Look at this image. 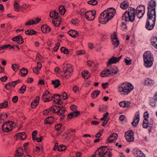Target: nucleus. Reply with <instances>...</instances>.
I'll return each mask as SVG.
<instances>
[{
    "label": "nucleus",
    "mask_w": 157,
    "mask_h": 157,
    "mask_svg": "<svg viewBox=\"0 0 157 157\" xmlns=\"http://www.w3.org/2000/svg\"><path fill=\"white\" fill-rule=\"evenodd\" d=\"M118 137L117 134L115 133L111 134L107 140V143H112L115 141Z\"/></svg>",
    "instance_id": "ddd939ff"
},
{
    "label": "nucleus",
    "mask_w": 157,
    "mask_h": 157,
    "mask_svg": "<svg viewBox=\"0 0 157 157\" xmlns=\"http://www.w3.org/2000/svg\"><path fill=\"white\" fill-rule=\"evenodd\" d=\"M134 133L132 130H128L125 133V137L126 140L129 142L134 140Z\"/></svg>",
    "instance_id": "6e6552de"
},
{
    "label": "nucleus",
    "mask_w": 157,
    "mask_h": 157,
    "mask_svg": "<svg viewBox=\"0 0 157 157\" xmlns=\"http://www.w3.org/2000/svg\"><path fill=\"white\" fill-rule=\"evenodd\" d=\"M62 19L59 17H57L54 18L52 20V23L54 26H59L62 22Z\"/></svg>",
    "instance_id": "f3484780"
},
{
    "label": "nucleus",
    "mask_w": 157,
    "mask_h": 157,
    "mask_svg": "<svg viewBox=\"0 0 157 157\" xmlns=\"http://www.w3.org/2000/svg\"><path fill=\"white\" fill-rule=\"evenodd\" d=\"M59 10L60 14L62 15H63L66 12L65 8L63 6H60L59 8Z\"/></svg>",
    "instance_id": "c9c22d12"
},
{
    "label": "nucleus",
    "mask_w": 157,
    "mask_h": 157,
    "mask_svg": "<svg viewBox=\"0 0 157 157\" xmlns=\"http://www.w3.org/2000/svg\"><path fill=\"white\" fill-rule=\"evenodd\" d=\"M65 110V108L63 107H60L59 109V112L57 113V115H60L64 113Z\"/></svg>",
    "instance_id": "a18cd8bd"
},
{
    "label": "nucleus",
    "mask_w": 157,
    "mask_h": 157,
    "mask_svg": "<svg viewBox=\"0 0 157 157\" xmlns=\"http://www.w3.org/2000/svg\"><path fill=\"white\" fill-rule=\"evenodd\" d=\"M41 30L44 33H47L50 31L51 29L48 25H44L41 27Z\"/></svg>",
    "instance_id": "4be33fe9"
},
{
    "label": "nucleus",
    "mask_w": 157,
    "mask_h": 157,
    "mask_svg": "<svg viewBox=\"0 0 157 157\" xmlns=\"http://www.w3.org/2000/svg\"><path fill=\"white\" fill-rule=\"evenodd\" d=\"M122 57V56H121L118 58L114 56L112 57L110 59H109L108 61L107 62V65L109 66L113 64L117 63V62H118L120 61Z\"/></svg>",
    "instance_id": "9b49d317"
},
{
    "label": "nucleus",
    "mask_w": 157,
    "mask_h": 157,
    "mask_svg": "<svg viewBox=\"0 0 157 157\" xmlns=\"http://www.w3.org/2000/svg\"><path fill=\"white\" fill-rule=\"evenodd\" d=\"M154 81L152 79L147 78L144 81V84L146 85L151 86L154 84Z\"/></svg>",
    "instance_id": "bb28decb"
},
{
    "label": "nucleus",
    "mask_w": 157,
    "mask_h": 157,
    "mask_svg": "<svg viewBox=\"0 0 157 157\" xmlns=\"http://www.w3.org/2000/svg\"><path fill=\"white\" fill-rule=\"evenodd\" d=\"M13 125V122L11 121H8L5 122L3 125V128H4V126H6L7 127H9V128L10 129L12 127Z\"/></svg>",
    "instance_id": "2f4dec72"
},
{
    "label": "nucleus",
    "mask_w": 157,
    "mask_h": 157,
    "mask_svg": "<svg viewBox=\"0 0 157 157\" xmlns=\"http://www.w3.org/2000/svg\"><path fill=\"white\" fill-rule=\"evenodd\" d=\"M37 67H38V69H37L36 71H40L42 67V64L41 63L38 62L37 63Z\"/></svg>",
    "instance_id": "0e129e2a"
},
{
    "label": "nucleus",
    "mask_w": 157,
    "mask_h": 157,
    "mask_svg": "<svg viewBox=\"0 0 157 157\" xmlns=\"http://www.w3.org/2000/svg\"><path fill=\"white\" fill-rule=\"evenodd\" d=\"M28 72L27 69L23 68L20 70L21 75L22 77H25L27 75Z\"/></svg>",
    "instance_id": "7c9ffc66"
},
{
    "label": "nucleus",
    "mask_w": 157,
    "mask_h": 157,
    "mask_svg": "<svg viewBox=\"0 0 157 157\" xmlns=\"http://www.w3.org/2000/svg\"><path fill=\"white\" fill-rule=\"evenodd\" d=\"M61 52L64 54H67L69 53L68 50L64 47H62L61 48Z\"/></svg>",
    "instance_id": "864d4df0"
},
{
    "label": "nucleus",
    "mask_w": 157,
    "mask_h": 157,
    "mask_svg": "<svg viewBox=\"0 0 157 157\" xmlns=\"http://www.w3.org/2000/svg\"><path fill=\"white\" fill-rule=\"evenodd\" d=\"M131 104V102L129 101H124L119 102V105L122 107L127 108L129 107Z\"/></svg>",
    "instance_id": "a211bd4d"
},
{
    "label": "nucleus",
    "mask_w": 157,
    "mask_h": 157,
    "mask_svg": "<svg viewBox=\"0 0 157 157\" xmlns=\"http://www.w3.org/2000/svg\"><path fill=\"white\" fill-rule=\"evenodd\" d=\"M145 12V7L144 5H139L136 10L133 8H129L122 17V19L125 21L133 22L136 15L138 18H141L143 16Z\"/></svg>",
    "instance_id": "f257e3e1"
},
{
    "label": "nucleus",
    "mask_w": 157,
    "mask_h": 157,
    "mask_svg": "<svg viewBox=\"0 0 157 157\" xmlns=\"http://www.w3.org/2000/svg\"><path fill=\"white\" fill-rule=\"evenodd\" d=\"M71 109L74 112H77L76 111V108L77 107L76 105H73L72 106H71Z\"/></svg>",
    "instance_id": "680f3d73"
},
{
    "label": "nucleus",
    "mask_w": 157,
    "mask_h": 157,
    "mask_svg": "<svg viewBox=\"0 0 157 157\" xmlns=\"http://www.w3.org/2000/svg\"><path fill=\"white\" fill-rule=\"evenodd\" d=\"M7 116L6 114L5 113L2 114L0 115V118L1 120H4L7 118Z\"/></svg>",
    "instance_id": "603ef678"
},
{
    "label": "nucleus",
    "mask_w": 157,
    "mask_h": 157,
    "mask_svg": "<svg viewBox=\"0 0 157 157\" xmlns=\"http://www.w3.org/2000/svg\"><path fill=\"white\" fill-rule=\"evenodd\" d=\"M151 43L152 45L155 48L157 49V37L154 36L151 39Z\"/></svg>",
    "instance_id": "5701e85b"
},
{
    "label": "nucleus",
    "mask_w": 157,
    "mask_h": 157,
    "mask_svg": "<svg viewBox=\"0 0 157 157\" xmlns=\"http://www.w3.org/2000/svg\"><path fill=\"white\" fill-rule=\"evenodd\" d=\"M121 29L122 30H125L127 29L126 25L124 22H122L121 26Z\"/></svg>",
    "instance_id": "4d7b16f0"
},
{
    "label": "nucleus",
    "mask_w": 157,
    "mask_h": 157,
    "mask_svg": "<svg viewBox=\"0 0 157 157\" xmlns=\"http://www.w3.org/2000/svg\"><path fill=\"white\" fill-rule=\"evenodd\" d=\"M96 11L94 10L89 11L85 13V17L89 21H92L94 19Z\"/></svg>",
    "instance_id": "9d476101"
},
{
    "label": "nucleus",
    "mask_w": 157,
    "mask_h": 157,
    "mask_svg": "<svg viewBox=\"0 0 157 157\" xmlns=\"http://www.w3.org/2000/svg\"><path fill=\"white\" fill-rule=\"evenodd\" d=\"M100 92L99 90H95L91 94V97L93 99H95L97 97L98 95L100 94Z\"/></svg>",
    "instance_id": "f704fd0d"
},
{
    "label": "nucleus",
    "mask_w": 157,
    "mask_h": 157,
    "mask_svg": "<svg viewBox=\"0 0 157 157\" xmlns=\"http://www.w3.org/2000/svg\"><path fill=\"white\" fill-rule=\"evenodd\" d=\"M19 148H17L14 154V157H20Z\"/></svg>",
    "instance_id": "bf43d9fd"
},
{
    "label": "nucleus",
    "mask_w": 157,
    "mask_h": 157,
    "mask_svg": "<svg viewBox=\"0 0 157 157\" xmlns=\"http://www.w3.org/2000/svg\"><path fill=\"white\" fill-rule=\"evenodd\" d=\"M50 108L44 110L43 112L44 114L45 115H47L49 113V112L51 111V110H50Z\"/></svg>",
    "instance_id": "69168bd1"
},
{
    "label": "nucleus",
    "mask_w": 157,
    "mask_h": 157,
    "mask_svg": "<svg viewBox=\"0 0 157 157\" xmlns=\"http://www.w3.org/2000/svg\"><path fill=\"white\" fill-rule=\"evenodd\" d=\"M110 73L109 70L107 69L102 71L100 75L102 77H105L110 76L111 75Z\"/></svg>",
    "instance_id": "a878e982"
},
{
    "label": "nucleus",
    "mask_w": 157,
    "mask_h": 157,
    "mask_svg": "<svg viewBox=\"0 0 157 157\" xmlns=\"http://www.w3.org/2000/svg\"><path fill=\"white\" fill-rule=\"evenodd\" d=\"M103 130L100 131H99V132L97 133L95 135V137L98 138L100 137L101 136L102 134L103 133Z\"/></svg>",
    "instance_id": "052dcab7"
},
{
    "label": "nucleus",
    "mask_w": 157,
    "mask_h": 157,
    "mask_svg": "<svg viewBox=\"0 0 157 157\" xmlns=\"http://www.w3.org/2000/svg\"><path fill=\"white\" fill-rule=\"evenodd\" d=\"M144 65L147 67H150L153 64V58H147L146 59H144Z\"/></svg>",
    "instance_id": "dca6fc26"
},
{
    "label": "nucleus",
    "mask_w": 157,
    "mask_h": 157,
    "mask_svg": "<svg viewBox=\"0 0 157 157\" xmlns=\"http://www.w3.org/2000/svg\"><path fill=\"white\" fill-rule=\"evenodd\" d=\"M120 7L123 9H126L129 6V3L126 1H124L120 5Z\"/></svg>",
    "instance_id": "c756f323"
},
{
    "label": "nucleus",
    "mask_w": 157,
    "mask_h": 157,
    "mask_svg": "<svg viewBox=\"0 0 157 157\" xmlns=\"http://www.w3.org/2000/svg\"><path fill=\"white\" fill-rule=\"evenodd\" d=\"M155 6V2L153 0H151L148 3L147 15L156 16Z\"/></svg>",
    "instance_id": "0eeeda50"
},
{
    "label": "nucleus",
    "mask_w": 157,
    "mask_h": 157,
    "mask_svg": "<svg viewBox=\"0 0 157 157\" xmlns=\"http://www.w3.org/2000/svg\"><path fill=\"white\" fill-rule=\"evenodd\" d=\"M26 137V136L25 132H23L20 133V140H24Z\"/></svg>",
    "instance_id": "8fccbe9b"
},
{
    "label": "nucleus",
    "mask_w": 157,
    "mask_h": 157,
    "mask_svg": "<svg viewBox=\"0 0 157 157\" xmlns=\"http://www.w3.org/2000/svg\"><path fill=\"white\" fill-rule=\"evenodd\" d=\"M133 153L136 157H145V155L141 151L136 148L134 149Z\"/></svg>",
    "instance_id": "4468645a"
},
{
    "label": "nucleus",
    "mask_w": 157,
    "mask_h": 157,
    "mask_svg": "<svg viewBox=\"0 0 157 157\" xmlns=\"http://www.w3.org/2000/svg\"><path fill=\"white\" fill-rule=\"evenodd\" d=\"M26 86L23 85L20 88V93L23 94L26 90Z\"/></svg>",
    "instance_id": "13d9d810"
},
{
    "label": "nucleus",
    "mask_w": 157,
    "mask_h": 157,
    "mask_svg": "<svg viewBox=\"0 0 157 157\" xmlns=\"http://www.w3.org/2000/svg\"><path fill=\"white\" fill-rule=\"evenodd\" d=\"M12 40L18 44H20V35L15 36L12 38Z\"/></svg>",
    "instance_id": "a19ab883"
},
{
    "label": "nucleus",
    "mask_w": 157,
    "mask_h": 157,
    "mask_svg": "<svg viewBox=\"0 0 157 157\" xmlns=\"http://www.w3.org/2000/svg\"><path fill=\"white\" fill-rule=\"evenodd\" d=\"M155 100L153 98H151L150 99V104L152 107H154L155 105Z\"/></svg>",
    "instance_id": "5fc2aeb1"
},
{
    "label": "nucleus",
    "mask_w": 157,
    "mask_h": 157,
    "mask_svg": "<svg viewBox=\"0 0 157 157\" xmlns=\"http://www.w3.org/2000/svg\"><path fill=\"white\" fill-rule=\"evenodd\" d=\"M111 39L112 44L115 47H117L119 44V41L115 33H113L111 35Z\"/></svg>",
    "instance_id": "f8f14e48"
},
{
    "label": "nucleus",
    "mask_w": 157,
    "mask_h": 157,
    "mask_svg": "<svg viewBox=\"0 0 157 157\" xmlns=\"http://www.w3.org/2000/svg\"><path fill=\"white\" fill-rule=\"evenodd\" d=\"M106 109V106H103L99 108V110L100 112H105L107 111Z\"/></svg>",
    "instance_id": "3c124183"
},
{
    "label": "nucleus",
    "mask_w": 157,
    "mask_h": 157,
    "mask_svg": "<svg viewBox=\"0 0 157 157\" xmlns=\"http://www.w3.org/2000/svg\"><path fill=\"white\" fill-rule=\"evenodd\" d=\"M18 0H15L13 4L14 11L18 12L20 10V5Z\"/></svg>",
    "instance_id": "b1692460"
},
{
    "label": "nucleus",
    "mask_w": 157,
    "mask_h": 157,
    "mask_svg": "<svg viewBox=\"0 0 157 157\" xmlns=\"http://www.w3.org/2000/svg\"><path fill=\"white\" fill-rule=\"evenodd\" d=\"M60 107L61 106H60L55 105L53 106V108H50V109L52 111H53L55 113H56L57 114Z\"/></svg>",
    "instance_id": "473e14b6"
},
{
    "label": "nucleus",
    "mask_w": 157,
    "mask_h": 157,
    "mask_svg": "<svg viewBox=\"0 0 157 157\" xmlns=\"http://www.w3.org/2000/svg\"><path fill=\"white\" fill-rule=\"evenodd\" d=\"M98 2L95 0H92L88 2V3L92 5H95L97 4Z\"/></svg>",
    "instance_id": "09e8293b"
},
{
    "label": "nucleus",
    "mask_w": 157,
    "mask_h": 157,
    "mask_svg": "<svg viewBox=\"0 0 157 157\" xmlns=\"http://www.w3.org/2000/svg\"><path fill=\"white\" fill-rule=\"evenodd\" d=\"M68 33L69 35L73 38H75L79 35V33L77 31L74 30H70Z\"/></svg>",
    "instance_id": "6ab92c4d"
},
{
    "label": "nucleus",
    "mask_w": 157,
    "mask_h": 157,
    "mask_svg": "<svg viewBox=\"0 0 157 157\" xmlns=\"http://www.w3.org/2000/svg\"><path fill=\"white\" fill-rule=\"evenodd\" d=\"M19 82H20V80H17L16 81H13L11 83V84L12 86H15Z\"/></svg>",
    "instance_id": "338daca9"
},
{
    "label": "nucleus",
    "mask_w": 157,
    "mask_h": 157,
    "mask_svg": "<svg viewBox=\"0 0 157 157\" xmlns=\"http://www.w3.org/2000/svg\"><path fill=\"white\" fill-rule=\"evenodd\" d=\"M25 33L27 35H32L36 34V32L33 30H28L25 31Z\"/></svg>",
    "instance_id": "58836bf2"
},
{
    "label": "nucleus",
    "mask_w": 157,
    "mask_h": 157,
    "mask_svg": "<svg viewBox=\"0 0 157 157\" xmlns=\"http://www.w3.org/2000/svg\"><path fill=\"white\" fill-rule=\"evenodd\" d=\"M52 83L54 85L55 88H57L58 87L60 84V81L58 79L53 81Z\"/></svg>",
    "instance_id": "4c0bfd02"
},
{
    "label": "nucleus",
    "mask_w": 157,
    "mask_h": 157,
    "mask_svg": "<svg viewBox=\"0 0 157 157\" xmlns=\"http://www.w3.org/2000/svg\"><path fill=\"white\" fill-rule=\"evenodd\" d=\"M8 105V102L6 101L4 102H3L0 104V108H6L7 107Z\"/></svg>",
    "instance_id": "49530a36"
},
{
    "label": "nucleus",
    "mask_w": 157,
    "mask_h": 157,
    "mask_svg": "<svg viewBox=\"0 0 157 157\" xmlns=\"http://www.w3.org/2000/svg\"><path fill=\"white\" fill-rule=\"evenodd\" d=\"M53 121V118L52 117H49L44 120V123L46 124H52Z\"/></svg>",
    "instance_id": "72a5a7b5"
},
{
    "label": "nucleus",
    "mask_w": 157,
    "mask_h": 157,
    "mask_svg": "<svg viewBox=\"0 0 157 157\" xmlns=\"http://www.w3.org/2000/svg\"><path fill=\"white\" fill-rule=\"evenodd\" d=\"M155 20V16L147 15V21L146 23V28L148 30L152 29L154 26Z\"/></svg>",
    "instance_id": "423d86ee"
},
{
    "label": "nucleus",
    "mask_w": 157,
    "mask_h": 157,
    "mask_svg": "<svg viewBox=\"0 0 157 157\" xmlns=\"http://www.w3.org/2000/svg\"><path fill=\"white\" fill-rule=\"evenodd\" d=\"M3 125L2 126V130L3 131L6 132H8L10 131L11 130V129H10L9 128V127H7L6 126H4V128H3Z\"/></svg>",
    "instance_id": "de8ad7c7"
},
{
    "label": "nucleus",
    "mask_w": 157,
    "mask_h": 157,
    "mask_svg": "<svg viewBox=\"0 0 157 157\" xmlns=\"http://www.w3.org/2000/svg\"><path fill=\"white\" fill-rule=\"evenodd\" d=\"M58 13L56 11H52L50 13V17L51 18H54L56 17H58Z\"/></svg>",
    "instance_id": "e433bc0d"
},
{
    "label": "nucleus",
    "mask_w": 157,
    "mask_h": 157,
    "mask_svg": "<svg viewBox=\"0 0 157 157\" xmlns=\"http://www.w3.org/2000/svg\"><path fill=\"white\" fill-rule=\"evenodd\" d=\"M62 126V124H57L55 126V129L56 130H59L60 129Z\"/></svg>",
    "instance_id": "e2e57ef3"
},
{
    "label": "nucleus",
    "mask_w": 157,
    "mask_h": 157,
    "mask_svg": "<svg viewBox=\"0 0 157 157\" xmlns=\"http://www.w3.org/2000/svg\"><path fill=\"white\" fill-rule=\"evenodd\" d=\"M35 21H34V19L30 20L27 21L25 23V25L26 26L31 25L33 24H35Z\"/></svg>",
    "instance_id": "79ce46f5"
},
{
    "label": "nucleus",
    "mask_w": 157,
    "mask_h": 157,
    "mask_svg": "<svg viewBox=\"0 0 157 157\" xmlns=\"http://www.w3.org/2000/svg\"><path fill=\"white\" fill-rule=\"evenodd\" d=\"M115 12L114 9L112 8H108L100 14L99 18V22L103 24H105L113 17Z\"/></svg>",
    "instance_id": "f03ea898"
},
{
    "label": "nucleus",
    "mask_w": 157,
    "mask_h": 157,
    "mask_svg": "<svg viewBox=\"0 0 157 157\" xmlns=\"http://www.w3.org/2000/svg\"><path fill=\"white\" fill-rule=\"evenodd\" d=\"M133 85L130 83L125 82L121 84L118 87V92L122 95L128 94L133 89Z\"/></svg>",
    "instance_id": "7ed1b4c3"
},
{
    "label": "nucleus",
    "mask_w": 157,
    "mask_h": 157,
    "mask_svg": "<svg viewBox=\"0 0 157 157\" xmlns=\"http://www.w3.org/2000/svg\"><path fill=\"white\" fill-rule=\"evenodd\" d=\"M40 97L39 96H37L36 97V99L34 102H33L31 103V106L32 108H35L37 105L39 103Z\"/></svg>",
    "instance_id": "393cba45"
},
{
    "label": "nucleus",
    "mask_w": 157,
    "mask_h": 157,
    "mask_svg": "<svg viewBox=\"0 0 157 157\" xmlns=\"http://www.w3.org/2000/svg\"><path fill=\"white\" fill-rule=\"evenodd\" d=\"M140 120V113L139 112H137L136 113L133 118V120L132 123V126H136L138 124Z\"/></svg>",
    "instance_id": "2eb2a0df"
},
{
    "label": "nucleus",
    "mask_w": 157,
    "mask_h": 157,
    "mask_svg": "<svg viewBox=\"0 0 157 157\" xmlns=\"http://www.w3.org/2000/svg\"><path fill=\"white\" fill-rule=\"evenodd\" d=\"M52 98V96L48 91L44 92L42 95V99L45 102H48L51 101Z\"/></svg>",
    "instance_id": "1a4fd4ad"
},
{
    "label": "nucleus",
    "mask_w": 157,
    "mask_h": 157,
    "mask_svg": "<svg viewBox=\"0 0 157 157\" xmlns=\"http://www.w3.org/2000/svg\"><path fill=\"white\" fill-rule=\"evenodd\" d=\"M153 58L152 55L151 54V52L147 51L145 52L143 55V58L146 59L147 58Z\"/></svg>",
    "instance_id": "c85d7f7f"
},
{
    "label": "nucleus",
    "mask_w": 157,
    "mask_h": 157,
    "mask_svg": "<svg viewBox=\"0 0 157 157\" xmlns=\"http://www.w3.org/2000/svg\"><path fill=\"white\" fill-rule=\"evenodd\" d=\"M12 68L15 71L17 72L19 69V66L17 64H13L12 65Z\"/></svg>",
    "instance_id": "c03bdc74"
},
{
    "label": "nucleus",
    "mask_w": 157,
    "mask_h": 157,
    "mask_svg": "<svg viewBox=\"0 0 157 157\" xmlns=\"http://www.w3.org/2000/svg\"><path fill=\"white\" fill-rule=\"evenodd\" d=\"M58 150L59 151H62L65 150L66 149V147L63 145H60L58 147Z\"/></svg>",
    "instance_id": "37998d69"
},
{
    "label": "nucleus",
    "mask_w": 157,
    "mask_h": 157,
    "mask_svg": "<svg viewBox=\"0 0 157 157\" xmlns=\"http://www.w3.org/2000/svg\"><path fill=\"white\" fill-rule=\"evenodd\" d=\"M110 74L111 75H113L117 74L119 71V70L117 67L116 66H113L109 70Z\"/></svg>",
    "instance_id": "412c9836"
},
{
    "label": "nucleus",
    "mask_w": 157,
    "mask_h": 157,
    "mask_svg": "<svg viewBox=\"0 0 157 157\" xmlns=\"http://www.w3.org/2000/svg\"><path fill=\"white\" fill-rule=\"evenodd\" d=\"M132 60L129 59H125V62L127 65H130L132 63Z\"/></svg>",
    "instance_id": "6e6d98bb"
},
{
    "label": "nucleus",
    "mask_w": 157,
    "mask_h": 157,
    "mask_svg": "<svg viewBox=\"0 0 157 157\" xmlns=\"http://www.w3.org/2000/svg\"><path fill=\"white\" fill-rule=\"evenodd\" d=\"M64 76L67 78L70 77L73 71L72 65L70 64H63L62 66Z\"/></svg>",
    "instance_id": "39448f33"
},
{
    "label": "nucleus",
    "mask_w": 157,
    "mask_h": 157,
    "mask_svg": "<svg viewBox=\"0 0 157 157\" xmlns=\"http://www.w3.org/2000/svg\"><path fill=\"white\" fill-rule=\"evenodd\" d=\"M111 153L105 146L99 147L92 157H111Z\"/></svg>",
    "instance_id": "20e7f679"
},
{
    "label": "nucleus",
    "mask_w": 157,
    "mask_h": 157,
    "mask_svg": "<svg viewBox=\"0 0 157 157\" xmlns=\"http://www.w3.org/2000/svg\"><path fill=\"white\" fill-rule=\"evenodd\" d=\"M82 77L85 79H87L90 76V74L87 71H84L82 72Z\"/></svg>",
    "instance_id": "cd10ccee"
},
{
    "label": "nucleus",
    "mask_w": 157,
    "mask_h": 157,
    "mask_svg": "<svg viewBox=\"0 0 157 157\" xmlns=\"http://www.w3.org/2000/svg\"><path fill=\"white\" fill-rule=\"evenodd\" d=\"M80 112L79 111H77L71 113H69L67 116V118L68 120L71 119L73 117L76 116L80 114Z\"/></svg>",
    "instance_id": "aec40b11"
},
{
    "label": "nucleus",
    "mask_w": 157,
    "mask_h": 157,
    "mask_svg": "<svg viewBox=\"0 0 157 157\" xmlns=\"http://www.w3.org/2000/svg\"><path fill=\"white\" fill-rule=\"evenodd\" d=\"M79 88L77 86H74L73 88V91L75 93L76 92L79 90Z\"/></svg>",
    "instance_id": "774afa93"
},
{
    "label": "nucleus",
    "mask_w": 157,
    "mask_h": 157,
    "mask_svg": "<svg viewBox=\"0 0 157 157\" xmlns=\"http://www.w3.org/2000/svg\"><path fill=\"white\" fill-rule=\"evenodd\" d=\"M148 121L147 119H144L143 122V127L144 128H147L148 126Z\"/></svg>",
    "instance_id": "ea45409f"
}]
</instances>
